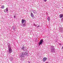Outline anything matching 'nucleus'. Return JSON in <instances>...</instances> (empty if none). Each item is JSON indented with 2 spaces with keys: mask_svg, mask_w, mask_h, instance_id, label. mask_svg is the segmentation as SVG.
Listing matches in <instances>:
<instances>
[{
  "mask_svg": "<svg viewBox=\"0 0 63 63\" xmlns=\"http://www.w3.org/2000/svg\"><path fill=\"white\" fill-rule=\"evenodd\" d=\"M8 52L9 54H11L12 52V49L11 47L8 48Z\"/></svg>",
  "mask_w": 63,
  "mask_h": 63,
  "instance_id": "obj_4",
  "label": "nucleus"
},
{
  "mask_svg": "<svg viewBox=\"0 0 63 63\" xmlns=\"http://www.w3.org/2000/svg\"><path fill=\"white\" fill-rule=\"evenodd\" d=\"M62 27V25H60L59 28V31L61 33H63V28Z\"/></svg>",
  "mask_w": 63,
  "mask_h": 63,
  "instance_id": "obj_3",
  "label": "nucleus"
},
{
  "mask_svg": "<svg viewBox=\"0 0 63 63\" xmlns=\"http://www.w3.org/2000/svg\"><path fill=\"white\" fill-rule=\"evenodd\" d=\"M7 45L8 46V48H10L11 47V44H10V43H8L7 44Z\"/></svg>",
  "mask_w": 63,
  "mask_h": 63,
  "instance_id": "obj_10",
  "label": "nucleus"
},
{
  "mask_svg": "<svg viewBox=\"0 0 63 63\" xmlns=\"http://www.w3.org/2000/svg\"><path fill=\"white\" fill-rule=\"evenodd\" d=\"M61 20L62 21H63V17L61 19Z\"/></svg>",
  "mask_w": 63,
  "mask_h": 63,
  "instance_id": "obj_20",
  "label": "nucleus"
},
{
  "mask_svg": "<svg viewBox=\"0 0 63 63\" xmlns=\"http://www.w3.org/2000/svg\"><path fill=\"white\" fill-rule=\"evenodd\" d=\"M31 16L32 17V18H33V17L34 16V15L33 14V13H31Z\"/></svg>",
  "mask_w": 63,
  "mask_h": 63,
  "instance_id": "obj_12",
  "label": "nucleus"
},
{
  "mask_svg": "<svg viewBox=\"0 0 63 63\" xmlns=\"http://www.w3.org/2000/svg\"><path fill=\"white\" fill-rule=\"evenodd\" d=\"M12 63H14L15 62L14 61L13 62H12Z\"/></svg>",
  "mask_w": 63,
  "mask_h": 63,
  "instance_id": "obj_23",
  "label": "nucleus"
},
{
  "mask_svg": "<svg viewBox=\"0 0 63 63\" xmlns=\"http://www.w3.org/2000/svg\"><path fill=\"white\" fill-rule=\"evenodd\" d=\"M63 14H61L60 15V18H62V17H63Z\"/></svg>",
  "mask_w": 63,
  "mask_h": 63,
  "instance_id": "obj_14",
  "label": "nucleus"
},
{
  "mask_svg": "<svg viewBox=\"0 0 63 63\" xmlns=\"http://www.w3.org/2000/svg\"><path fill=\"white\" fill-rule=\"evenodd\" d=\"M26 22V21L25 20H24L23 19H22L21 20V23L22 24L23 23H24L25 22Z\"/></svg>",
  "mask_w": 63,
  "mask_h": 63,
  "instance_id": "obj_6",
  "label": "nucleus"
},
{
  "mask_svg": "<svg viewBox=\"0 0 63 63\" xmlns=\"http://www.w3.org/2000/svg\"><path fill=\"white\" fill-rule=\"evenodd\" d=\"M46 63H48V62H46Z\"/></svg>",
  "mask_w": 63,
  "mask_h": 63,
  "instance_id": "obj_26",
  "label": "nucleus"
},
{
  "mask_svg": "<svg viewBox=\"0 0 63 63\" xmlns=\"http://www.w3.org/2000/svg\"><path fill=\"white\" fill-rule=\"evenodd\" d=\"M44 1H45V2H46L47 1V0H44Z\"/></svg>",
  "mask_w": 63,
  "mask_h": 63,
  "instance_id": "obj_22",
  "label": "nucleus"
},
{
  "mask_svg": "<svg viewBox=\"0 0 63 63\" xmlns=\"http://www.w3.org/2000/svg\"><path fill=\"white\" fill-rule=\"evenodd\" d=\"M24 48H25V47H24V46H23L21 48V50H24Z\"/></svg>",
  "mask_w": 63,
  "mask_h": 63,
  "instance_id": "obj_15",
  "label": "nucleus"
},
{
  "mask_svg": "<svg viewBox=\"0 0 63 63\" xmlns=\"http://www.w3.org/2000/svg\"><path fill=\"white\" fill-rule=\"evenodd\" d=\"M60 46H61V44H60Z\"/></svg>",
  "mask_w": 63,
  "mask_h": 63,
  "instance_id": "obj_25",
  "label": "nucleus"
},
{
  "mask_svg": "<svg viewBox=\"0 0 63 63\" xmlns=\"http://www.w3.org/2000/svg\"><path fill=\"white\" fill-rule=\"evenodd\" d=\"M43 40L42 39H41L40 40V42L39 43V46H41L43 44Z\"/></svg>",
  "mask_w": 63,
  "mask_h": 63,
  "instance_id": "obj_5",
  "label": "nucleus"
},
{
  "mask_svg": "<svg viewBox=\"0 0 63 63\" xmlns=\"http://www.w3.org/2000/svg\"><path fill=\"white\" fill-rule=\"evenodd\" d=\"M50 49L51 52L52 53H54L55 52L56 49L53 46H51Z\"/></svg>",
  "mask_w": 63,
  "mask_h": 63,
  "instance_id": "obj_2",
  "label": "nucleus"
},
{
  "mask_svg": "<svg viewBox=\"0 0 63 63\" xmlns=\"http://www.w3.org/2000/svg\"><path fill=\"white\" fill-rule=\"evenodd\" d=\"M8 8H7L6 9H5L4 10V12L5 13H6V12H8Z\"/></svg>",
  "mask_w": 63,
  "mask_h": 63,
  "instance_id": "obj_11",
  "label": "nucleus"
},
{
  "mask_svg": "<svg viewBox=\"0 0 63 63\" xmlns=\"http://www.w3.org/2000/svg\"><path fill=\"white\" fill-rule=\"evenodd\" d=\"M13 29L14 31H16V27L15 26H13Z\"/></svg>",
  "mask_w": 63,
  "mask_h": 63,
  "instance_id": "obj_9",
  "label": "nucleus"
},
{
  "mask_svg": "<svg viewBox=\"0 0 63 63\" xmlns=\"http://www.w3.org/2000/svg\"><path fill=\"white\" fill-rule=\"evenodd\" d=\"M28 54L27 52H22L21 53L20 55V58H23V57H24L25 55V56H28Z\"/></svg>",
  "mask_w": 63,
  "mask_h": 63,
  "instance_id": "obj_1",
  "label": "nucleus"
},
{
  "mask_svg": "<svg viewBox=\"0 0 63 63\" xmlns=\"http://www.w3.org/2000/svg\"><path fill=\"white\" fill-rule=\"evenodd\" d=\"M47 58L44 57L43 59V62H45L47 60Z\"/></svg>",
  "mask_w": 63,
  "mask_h": 63,
  "instance_id": "obj_7",
  "label": "nucleus"
},
{
  "mask_svg": "<svg viewBox=\"0 0 63 63\" xmlns=\"http://www.w3.org/2000/svg\"><path fill=\"white\" fill-rule=\"evenodd\" d=\"M33 25L35 27H36V26H37V25L36 24H35V23Z\"/></svg>",
  "mask_w": 63,
  "mask_h": 63,
  "instance_id": "obj_19",
  "label": "nucleus"
},
{
  "mask_svg": "<svg viewBox=\"0 0 63 63\" xmlns=\"http://www.w3.org/2000/svg\"><path fill=\"white\" fill-rule=\"evenodd\" d=\"M14 18H16V16H14Z\"/></svg>",
  "mask_w": 63,
  "mask_h": 63,
  "instance_id": "obj_21",
  "label": "nucleus"
},
{
  "mask_svg": "<svg viewBox=\"0 0 63 63\" xmlns=\"http://www.w3.org/2000/svg\"><path fill=\"white\" fill-rule=\"evenodd\" d=\"M33 12L34 13V14H36V12H35V10H33Z\"/></svg>",
  "mask_w": 63,
  "mask_h": 63,
  "instance_id": "obj_18",
  "label": "nucleus"
},
{
  "mask_svg": "<svg viewBox=\"0 0 63 63\" xmlns=\"http://www.w3.org/2000/svg\"><path fill=\"white\" fill-rule=\"evenodd\" d=\"M26 22H25L24 23L22 24V26L23 27H25V26H26Z\"/></svg>",
  "mask_w": 63,
  "mask_h": 63,
  "instance_id": "obj_8",
  "label": "nucleus"
},
{
  "mask_svg": "<svg viewBox=\"0 0 63 63\" xmlns=\"http://www.w3.org/2000/svg\"><path fill=\"white\" fill-rule=\"evenodd\" d=\"M47 19H48V21H49L50 20V17H48L47 18Z\"/></svg>",
  "mask_w": 63,
  "mask_h": 63,
  "instance_id": "obj_16",
  "label": "nucleus"
},
{
  "mask_svg": "<svg viewBox=\"0 0 63 63\" xmlns=\"http://www.w3.org/2000/svg\"><path fill=\"white\" fill-rule=\"evenodd\" d=\"M4 5H2L1 6V8L2 9H4Z\"/></svg>",
  "mask_w": 63,
  "mask_h": 63,
  "instance_id": "obj_17",
  "label": "nucleus"
},
{
  "mask_svg": "<svg viewBox=\"0 0 63 63\" xmlns=\"http://www.w3.org/2000/svg\"><path fill=\"white\" fill-rule=\"evenodd\" d=\"M40 27V26L39 25L37 26V27Z\"/></svg>",
  "mask_w": 63,
  "mask_h": 63,
  "instance_id": "obj_24",
  "label": "nucleus"
},
{
  "mask_svg": "<svg viewBox=\"0 0 63 63\" xmlns=\"http://www.w3.org/2000/svg\"><path fill=\"white\" fill-rule=\"evenodd\" d=\"M14 59L12 57H10V61H13Z\"/></svg>",
  "mask_w": 63,
  "mask_h": 63,
  "instance_id": "obj_13",
  "label": "nucleus"
}]
</instances>
